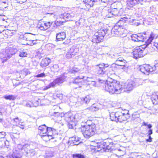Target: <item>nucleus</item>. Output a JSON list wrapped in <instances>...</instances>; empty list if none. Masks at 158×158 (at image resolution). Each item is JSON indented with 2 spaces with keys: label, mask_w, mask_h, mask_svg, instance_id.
<instances>
[{
  "label": "nucleus",
  "mask_w": 158,
  "mask_h": 158,
  "mask_svg": "<svg viewBox=\"0 0 158 158\" xmlns=\"http://www.w3.org/2000/svg\"><path fill=\"white\" fill-rule=\"evenodd\" d=\"M108 79L105 84V89L111 94H119L124 90V86L116 82L115 81L109 80Z\"/></svg>",
  "instance_id": "f257e3e1"
},
{
  "label": "nucleus",
  "mask_w": 158,
  "mask_h": 158,
  "mask_svg": "<svg viewBox=\"0 0 158 158\" xmlns=\"http://www.w3.org/2000/svg\"><path fill=\"white\" fill-rule=\"evenodd\" d=\"M119 68L117 63H113L111 65L108 64L102 63L97 65L96 66V72L97 74L100 76H102L105 74L107 75L108 72V70L115 71Z\"/></svg>",
  "instance_id": "f03ea898"
},
{
  "label": "nucleus",
  "mask_w": 158,
  "mask_h": 158,
  "mask_svg": "<svg viewBox=\"0 0 158 158\" xmlns=\"http://www.w3.org/2000/svg\"><path fill=\"white\" fill-rule=\"evenodd\" d=\"M90 121H87L85 122V125H83L82 132L84 136L86 138H89L93 135L96 131V126L94 123H91V124H89L91 123Z\"/></svg>",
  "instance_id": "7ed1b4c3"
},
{
  "label": "nucleus",
  "mask_w": 158,
  "mask_h": 158,
  "mask_svg": "<svg viewBox=\"0 0 158 158\" xmlns=\"http://www.w3.org/2000/svg\"><path fill=\"white\" fill-rule=\"evenodd\" d=\"M107 31L106 29L104 30V29L102 28L95 32L94 35L93 36L92 42L98 43L102 41Z\"/></svg>",
  "instance_id": "20e7f679"
},
{
  "label": "nucleus",
  "mask_w": 158,
  "mask_h": 158,
  "mask_svg": "<svg viewBox=\"0 0 158 158\" xmlns=\"http://www.w3.org/2000/svg\"><path fill=\"white\" fill-rule=\"evenodd\" d=\"M75 114L69 112L64 114V119L68 123V126L69 128H73L76 125L75 122Z\"/></svg>",
  "instance_id": "39448f33"
},
{
  "label": "nucleus",
  "mask_w": 158,
  "mask_h": 158,
  "mask_svg": "<svg viewBox=\"0 0 158 158\" xmlns=\"http://www.w3.org/2000/svg\"><path fill=\"white\" fill-rule=\"evenodd\" d=\"M85 78L84 76L80 75L75 78L73 83L78 84L79 87H81L82 85H84L85 83L88 85V83H91L93 81L91 78L87 77L86 79H84Z\"/></svg>",
  "instance_id": "423d86ee"
},
{
  "label": "nucleus",
  "mask_w": 158,
  "mask_h": 158,
  "mask_svg": "<svg viewBox=\"0 0 158 158\" xmlns=\"http://www.w3.org/2000/svg\"><path fill=\"white\" fill-rule=\"evenodd\" d=\"M140 71L142 73L148 74L150 72H152L155 71L158 68L157 65H155L153 67L150 66L149 64H144L139 66Z\"/></svg>",
  "instance_id": "0eeeda50"
},
{
  "label": "nucleus",
  "mask_w": 158,
  "mask_h": 158,
  "mask_svg": "<svg viewBox=\"0 0 158 158\" xmlns=\"http://www.w3.org/2000/svg\"><path fill=\"white\" fill-rule=\"evenodd\" d=\"M118 122L122 123L126 121L130 117L128 110H119Z\"/></svg>",
  "instance_id": "6e6552de"
},
{
  "label": "nucleus",
  "mask_w": 158,
  "mask_h": 158,
  "mask_svg": "<svg viewBox=\"0 0 158 158\" xmlns=\"http://www.w3.org/2000/svg\"><path fill=\"white\" fill-rule=\"evenodd\" d=\"M144 49L142 47H138L134 49L133 52V57L135 59L143 57L145 55L143 51Z\"/></svg>",
  "instance_id": "1a4fd4ad"
},
{
  "label": "nucleus",
  "mask_w": 158,
  "mask_h": 158,
  "mask_svg": "<svg viewBox=\"0 0 158 158\" xmlns=\"http://www.w3.org/2000/svg\"><path fill=\"white\" fill-rule=\"evenodd\" d=\"M124 86L123 92L130 91L132 90L136 86H139V84L136 81H134L130 80L126 86L124 85H122Z\"/></svg>",
  "instance_id": "9d476101"
},
{
  "label": "nucleus",
  "mask_w": 158,
  "mask_h": 158,
  "mask_svg": "<svg viewBox=\"0 0 158 158\" xmlns=\"http://www.w3.org/2000/svg\"><path fill=\"white\" fill-rule=\"evenodd\" d=\"M125 30L119 25H116L112 29L111 33L113 36H121L124 34Z\"/></svg>",
  "instance_id": "9b49d317"
},
{
  "label": "nucleus",
  "mask_w": 158,
  "mask_h": 158,
  "mask_svg": "<svg viewBox=\"0 0 158 158\" xmlns=\"http://www.w3.org/2000/svg\"><path fill=\"white\" fill-rule=\"evenodd\" d=\"M9 50L8 49H6L5 53H1L0 54V58L2 60V62L4 63L11 56L12 54L11 53H8Z\"/></svg>",
  "instance_id": "f8f14e48"
},
{
  "label": "nucleus",
  "mask_w": 158,
  "mask_h": 158,
  "mask_svg": "<svg viewBox=\"0 0 158 158\" xmlns=\"http://www.w3.org/2000/svg\"><path fill=\"white\" fill-rule=\"evenodd\" d=\"M47 134L49 137L54 139L57 135V132L56 130L54 128L48 127L47 129Z\"/></svg>",
  "instance_id": "ddd939ff"
},
{
  "label": "nucleus",
  "mask_w": 158,
  "mask_h": 158,
  "mask_svg": "<svg viewBox=\"0 0 158 158\" xmlns=\"http://www.w3.org/2000/svg\"><path fill=\"white\" fill-rule=\"evenodd\" d=\"M74 16V15L73 13H64L61 14L60 16L61 18H63L66 21L70 20Z\"/></svg>",
  "instance_id": "4468645a"
},
{
  "label": "nucleus",
  "mask_w": 158,
  "mask_h": 158,
  "mask_svg": "<svg viewBox=\"0 0 158 158\" xmlns=\"http://www.w3.org/2000/svg\"><path fill=\"white\" fill-rule=\"evenodd\" d=\"M119 110L116 112H111L110 113V119L112 121L116 122H118Z\"/></svg>",
  "instance_id": "2eb2a0df"
},
{
  "label": "nucleus",
  "mask_w": 158,
  "mask_h": 158,
  "mask_svg": "<svg viewBox=\"0 0 158 158\" xmlns=\"http://www.w3.org/2000/svg\"><path fill=\"white\" fill-rule=\"evenodd\" d=\"M52 22H50L44 23L43 24H40V26L38 27L39 28L42 30H45L48 29L52 24Z\"/></svg>",
  "instance_id": "dca6fc26"
},
{
  "label": "nucleus",
  "mask_w": 158,
  "mask_h": 158,
  "mask_svg": "<svg viewBox=\"0 0 158 158\" xmlns=\"http://www.w3.org/2000/svg\"><path fill=\"white\" fill-rule=\"evenodd\" d=\"M97 0H85L83 1V4L87 9H89L93 6L94 3Z\"/></svg>",
  "instance_id": "f3484780"
},
{
  "label": "nucleus",
  "mask_w": 158,
  "mask_h": 158,
  "mask_svg": "<svg viewBox=\"0 0 158 158\" xmlns=\"http://www.w3.org/2000/svg\"><path fill=\"white\" fill-rule=\"evenodd\" d=\"M66 37V34L65 32H61L56 34V40L57 41L63 40Z\"/></svg>",
  "instance_id": "a211bd4d"
},
{
  "label": "nucleus",
  "mask_w": 158,
  "mask_h": 158,
  "mask_svg": "<svg viewBox=\"0 0 158 158\" xmlns=\"http://www.w3.org/2000/svg\"><path fill=\"white\" fill-rule=\"evenodd\" d=\"M40 101V99H38L37 100H35V101L34 103L31 101H29L27 102L25 106L28 107H31L33 106L36 107L39 105Z\"/></svg>",
  "instance_id": "6ab92c4d"
},
{
  "label": "nucleus",
  "mask_w": 158,
  "mask_h": 158,
  "mask_svg": "<svg viewBox=\"0 0 158 158\" xmlns=\"http://www.w3.org/2000/svg\"><path fill=\"white\" fill-rule=\"evenodd\" d=\"M25 40L28 41L27 43H30L33 41L36 38L35 35L30 33H28L27 35L24 36Z\"/></svg>",
  "instance_id": "aec40b11"
},
{
  "label": "nucleus",
  "mask_w": 158,
  "mask_h": 158,
  "mask_svg": "<svg viewBox=\"0 0 158 158\" xmlns=\"http://www.w3.org/2000/svg\"><path fill=\"white\" fill-rule=\"evenodd\" d=\"M51 60L48 58H43L41 60L40 65L42 67H45L48 66L50 63Z\"/></svg>",
  "instance_id": "412c9836"
},
{
  "label": "nucleus",
  "mask_w": 158,
  "mask_h": 158,
  "mask_svg": "<svg viewBox=\"0 0 158 158\" xmlns=\"http://www.w3.org/2000/svg\"><path fill=\"white\" fill-rule=\"evenodd\" d=\"M151 100L153 104H158V92H154L152 95Z\"/></svg>",
  "instance_id": "4be33fe9"
},
{
  "label": "nucleus",
  "mask_w": 158,
  "mask_h": 158,
  "mask_svg": "<svg viewBox=\"0 0 158 158\" xmlns=\"http://www.w3.org/2000/svg\"><path fill=\"white\" fill-rule=\"evenodd\" d=\"M75 122L76 123L77 122L79 121L82 122V123H83V115H84L82 114H75Z\"/></svg>",
  "instance_id": "5701e85b"
},
{
  "label": "nucleus",
  "mask_w": 158,
  "mask_h": 158,
  "mask_svg": "<svg viewBox=\"0 0 158 158\" xmlns=\"http://www.w3.org/2000/svg\"><path fill=\"white\" fill-rule=\"evenodd\" d=\"M48 127H47L45 125H42L39 126V130L40 131V135L47 133Z\"/></svg>",
  "instance_id": "b1692460"
},
{
  "label": "nucleus",
  "mask_w": 158,
  "mask_h": 158,
  "mask_svg": "<svg viewBox=\"0 0 158 158\" xmlns=\"http://www.w3.org/2000/svg\"><path fill=\"white\" fill-rule=\"evenodd\" d=\"M106 13H107V15L106 16L107 18H111L117 16L118 13V11L116 10L115 12L114 11L110 12L106 11Z\"/></svg>",
  "instance_id": "393cba45"
},
{
  "label": "nucleus",
  "mask_w": 158,
  "mask_h": 158,
  "mask_svg": "<svg viewBox=\"0 0 158 158\" xmlns=\"http://www.w3.org/2000/svg\"><path fill=\"white\" fill-rule=\"evenodd\" d=\"M156 35L153 32H152L150 35L149 39L147 40L146 42V46H148V45L150 44L153 40L156 37Z\"/></svg>",
  "instance_id": "a878e982"
},
{
  "label": "nucleus",
  "mask_w": 158,
  "mask_h": 158,
  "mask_svg": "<svg viewBox=\"0 0 158 158\" xmlns=\"http://www.w3.org/2000/svg\"><path fill=\"white\" fill-rule=\"evenodd\" d=\"M87 109H88L92 112H95L98 111L99 109V108L98 105L94 104L90 107L88 108Z\"/></svg>",
  "instance_id": "bb28decb"
},
{
  "label": "nucleus",
  "mask_w": 158,
  "mask_h": 158,
  "mask_svg": "<svg viewBox=\"0 0 158 158\" xmlns=\"http://www.w3.org/2000/svg\"><path fill=\"white\" fill-rule=\"evenodd\" d=\"M40 135L41 138L46 141H47L51 139H52V137H49V136L47 134V133L46 134Z\"/></svg>",
  "instance_id": "cd10ccee"
},
{
  "label": "nucleus",
  "mask_w": 158,
  "mask_h": 158,
  "mask_svg": "<svg viewBox=\"0 0 158 158\" xmlns=\"http://www.w3.org/2000/svg\"><path fill=\"white\" fill-rule=\"evenodd\" d=\"M130 17H131L128 15L127 16H127L124 17L123 18H121L119 21L124 22L128 20L129 22H132L133 21H134V20L133 19H131Z\"/></svg>",
  "instance_id": "c85d7f7f"
},
{
  "label": "nucleus",
  "mask_w": 158,
  "mask_h": 158,
  "mask_svg": "<svg viewBox=\"0 0 158 158\" xmlns=\"http://www.w3.org/2000/svg\"><path fill=\"white\" fill-rule=\"evenodd\" d=\"M91 97L89 95H88L86 96L84 98H82L81 99V101L84 103L86 104H88L90 102L91 99Z\"/></svg>",
  "instance_id": "c756f323"
},
{
  "label": "nucleus",
  "mask_w": 158,
  "mask_h": 158,
  "mask_svg": "<svg viewBox=\"0 0 158 158\" xmlns=\"http://www.w3.org/2000/svg\"><path fill=\"white\" fill-rule=\"evenodd\" d=\"M76 50H77V48H75L73 52H68L66 54V57L68 59H70L74 57L75 55V52H74Z\"/></svg>",
  "instance_id": "7c9ffc66"
},
{
  "label": "nucleus",
  "mask_w": 158,
  "mask_h": 158,
  "mask_svg": "<svg viewBox=\"0 0 158 158\" xmlns=\"http://www.w3.org/2000/svg\"><path fill=\"white\" fill-rule=\"evenodd\" d=\"M143 0H128L127 3H129L132 5H135L136 3H139L141 2Z\"/></svg>",
  "instance_id": "2f4dec72"
},
{
  "label": "nucleus",
  "mask_w": 158,
  "mask_h": 158,
  "mask_svg": "<svg viewBox=\"0 0 158 158\" xmlns=\"http://www.w3.org/2000/svg\"><path fill=\"white\" fill-rule=\"evenodd\" d=\"M3 97L6 99L9 100H14L16 98V97L12 95H5Z\"/></svg>",
  "instance_id": "473e14b6"
},
{
  "label": "nucleus",
  "mask_w": 158,
  "mask_h": 158,
  "mask_svg": "<svg viewBox=\"0 0 158 158\" xmlns=\"http://www.w3.org/2000/svg\"><path fill=\"white\" fill-rule=\"evenodd\" d=\"M70 142H72L74 145H77L79 143H77L78 142L79 140L77 139V138L76 139V138L73 137L71 138L69 140Z\"/></svg>",
  "instance_id": "72a5a7b5"
},
{
  "label": "nucleus",
  "mask_w": 158,
  "mask_h": 158,
  "mask_svg": "<svg viewBox=\"0 0 158 158\" xmlns=\"http://www.w3.org/2000/svg\"><path fill=\"white\" fill-rule=\"evenodd\" d=\"M64 76H61L55 80L56 84L61 83L64 81Z\"/></svg>",
  "instance_id": "f704fd0d"
},
{
  "label": "nucleus",
  "mask_w": 158,
  "mask_h": 158,
  "mask_svg": "<svg viewBox=\"0 0 158 158\" xmlns=\"http://www.w3.org/2000/svg\"><path fill=\"white\" fill-rule=\"evenodd\" d=\"M137 35L138 41H143L145 39H146V38L143 36V35L140 33L138 34Z\"/></svg>",
  "instance_id": "c9c22d12"
},
{
  "label": "nucleus",
  "mask_w": 158,
  "mask_h": 158,
  "mask_svg": "<svg viewBox=\"0 0 158 158\" xmlns=\"http://www.w3.org/2000/svg\"><path fill=\"white\" fill-rule=\"evenodd\" d=\"M74 158H85V156L81 154H76L73 155Z\"/></svg>",
  "instance_id": "e433bc0d"
},
{
  "label": "nucleus",
  "mask_w": 158,
  "mask_h": 158,
  "mask_svg": "<svg viewBox=\"0 0 158 158\" xmlns=\"http://www.w3.org/2000/svg\"><path fill=\"white\" fill-rule=\"evenodd\" d=\"M53 71L54 72H57L59 70V66L58 64H54L52 67Z\"/></svg>",
  "instance_id": "4c0bfd02"
},
{
  "label": "nucleus",
  "mask_w": 158,
  "mask_h": 158,
  "mask_svg": "<svg viewBox=\"0 0 158 158\" xmlns=\"http://www.w3.org/2000/svg\"><path fill=\"white\" fill-rule=\"evenodd\" d=\"M27 54L26 52L24 51H22L19 52V56L20 57H26Z\"/></svg>",
  "instance_id": "58836bf2"
},
{
  "label": "nucleus",
  "mask_w": 158,
  "mask_h": 158,
  "mask_svg": "<svg viewBox=\"0 0 158 158\" xmlns=\"http://www.w3.org/2000/svg\"><path fill=\"white\" fill-rule=\"evenodd\" d=\"M80 70L77 68L74 67L69 72L71 73H77Z\"/></svg>",
  "instance_id": "ea45409f"
},
{
  "label": "nucleus",
  "mask_w": 158,
  "mask_h": 158,
  "mask_svg": "<svg viewBox=\"0 0 158 158\" xmlns=\"http://www.w3.org/2000/svg\"><path fill=\"white\" fill-rule=\"evenodd\" d=\"M37 41H38V40L36 39V38H35L34 40L33 41H32L31 42H30V43H27V45H30V46H32L34 44H36L37 43Z\"/></svg>",
  "instance_id": "a19ab883"
},
{
  "label": "nucleus",
  "mask_w": 158,
  "mask_h": 158,
  "mask_svg": "<svg viewBox=\"0 0 158 158\" xmlns=\"http://www.w3.org/2000/svg\"><path fill=\"white\" fill-rule=\"evenodd\" d=\"M9 158H21L17 154H15L13 153L11 155L9 156Z\"/></svg>",
  "instance_id": "79ce46f5"
},
{
  "label": "nucleus",
  "mask_w": 158,
  "mask_h": 158,
  "mask_svg": "<svg viewBox=\"0 0 158 158\" xmlns=\"http://www.w3.org/2000/svg\"><path fill=\"white\" fill-rule=\"evenodd\" d=\"M123 61V62H126V60L124 59L123 58L120 57L118 58L115 61L116 63L118 64L119 62Z\"/></svg>",
  "instance_id": "37998d69"
},
{
  "label": "nucleus",
  "mask_w": 158,
  "mask_h": 158,
  "mask_svg": "<svg viewBox=\"0 0 158 158\" xmlns=\"http://www.w3.org/2000/svg\"><path fill=\"white\" fill-rule=\"evenodd\" d=\"M131 37L132 38V40H134L135 41H138L137 39L138 37L137 35L135 34L132 35L131 36Z\"/></svg>",
  "instance_id": "c03bdc74"
},
{
  "label": "nucleus",
  "mask_w": 158,
  "mask_h": 158,
  "mask_svg": "<svg viewBox=\"0 0 158 158\" xmlns=\"http://www.w3.org/2000/svg\"><path fill=\"white\" fill-rule=\"evenodd\" d=\"M88 85H90V87L92 88L93 87H96V82L94 81H93L91 83H88Z\"/></svg>",
  "instance_id": "a18cd8bd"
},
{
  "label": "nucleus",
  "mask_w": 158,
  "mask_h": 158,
  "mask_svg": "<svg viewBox=\"0 0 158 158\" xmlns=\"http://www.w3.org/2000/svg\"><path fill=\"white\" fill-rule=\"evenodd\" d=\"M6 135L5 132L3 131L0 132V139H4Z\"/></svg>",
  "instance_id": "49530a36"
},
{
  "label": "nucleus",
  "mask_w": 158,
  "mask_h": 158,
  "mask_svg": "<svg viewBox=\"0 0 158 158\" xmlns=\"http://www.w3.org/2000/svg\"><path fill=\"white\" fill-rule=\"evenodd\" d=\"M126 63V62H123V61L119 62L117 64L118 65L119 67H123V66H125V64Z\"/></svg>",
  "instance_id": "de8ad7c7"
},
{
  "label": "nucleus",
  "mask_w": 158,
  "mask_h": 158,
  "mask_svg": "<svg viewBox=\"0 0 158 158\" xmlns=\"http://www.w3.org/2000/svg\"><path fill=\"white\" fill-rule=\"evenodd\" d=\"M45 76V74L44 73H40V74H38L36 76H35V77H43Z\"/></svg>",
  "instance_id": "09e8293b"
},
{
  "label": "nucleus",
  "mask_w": 158,
  "mask_h": 158,
  "mask_svg": "<svg viewBox=\"0 0 158 158\" xmlns=\"http://www.w3.org/2000/svg\"><path fill=\"white\" fill-rule=\"evenodd\" d=\"M56 84V81L55 80H54V81L50 83L49 85L50 86V88L51 87H53L55 86V85Z\"/></svg>",
  "instance_id": "8fccbe9b"
},
{
  "label": "nucleus",
  "mask_w": 158,
  "mask_h": 158,
  "mask_svg": "<svg viewBox=\"0 0 158 158\" xmlns=\"http://www.w3.org/2000/svg\"><path fill=\"white\" fill-rule=\"evenodd\" d=\"M120 69H122L124 71L127 72H128V70L129 69V67L125 65L122 68H120Z\"/></svg>",
  "instance_id": "3c124183"
},
{
  "label": "nucleus",
  "mask_w": 158,
  "mask_h": 158,
  "mask_svg": "<svg viewBox=\"0 0 158 158\" xmlns=\"http://www.w3.org/2000/svg\"><path fill=\"white\" fill-rule=\"evenodd\" d=\"M14 122L16 123V125L17 126V125H18V124L19 123H20L19 122V118L18 117L14 119Z\"/></svg>",
  "instance_id": "603ef678"
},
{
  "label": "nucleus",
  "mask_w": 158,
  "mask_h": 158,
  "mask_svg": "<svg viewBox=\"0 0 158 158\" xmlns=\"http://www.w3.org/2000/svg\"><path fill=\"white\" fill-rule=\"evenodd\" d=\"M31 152V156H33L34 155H35L36 154V152L33 150H32L30 151Z\"/></svg>",
  "instance_id": "864d4df0"
},
{
  "label": "nucleus",
  "mask_w": 158,
  "mask_h": 158,
  "mask_svg": "<svg viewBox=\"0 0 158 158\" xmlns=\"http://www.w3.org/2000/svg\"><path fill=\"white\" fill-rule=\"evenodd\" d=\"M36 54L37 55L42 54V49H39L37 50L36 51Z\"/></svg>",
  "instance_id": "5fc2aeb1"
},
{
  "label": "nucleus",
  "mask_w": 158,
  "mask_h": 158,
  "mask_svg": "<svg viewBox=\"0 0 158 158\" xmlns=\"http://www.w3.org/2000/svg\"><path fill=\"white\" fill-rule=\"evenodd\" d=\"M22 124V123H19L17 126L19 127L22 129H23L24 128V126L23 124Z\"/></svg>",
  "instance_id": "6e6d98bb"
},
{
  "label": "nucleus",
  "mask_w": 158,
  "mask_h": 158,
  "mask_svg": "<svg viewBox=\"0 0 158 158\" xmlns=\"http://www.w3.org/2000/svg\"><path fill=\"white\" fill-rule=\"evenodd\" d=\"M99 1H101V2L105 3H107L108 2H110L112 0H99Z\"/></svg>",
  "instance_id": "4d7b16f0"
},
{
  "label": "nucleus",
  "mask_w": 158,
  "mask_h": 158,
  "mask_svg": "<svg viewBox=\"0 0 158 158\" xmlns=\"http://www.w3.org/2000/svg\"><path fill=\"white\" fill-rule=\"evenodd\" d=\"M50 88V87L49 84L48 85L44 86V87L43 88V89L44 90H45Z\"/></svg>",
  "instance_id": "13d9d810"
},
{
  "label": "nucleus",
  "mask_w": 158,
  "mask_h": 158,
  "mask_svg": "<svg viewBox=\"0 0 158 158\" xmlns=\"http://www.w3.org/2000/svg\"><path fill=\"white\" fill-rule=\"evenodd\" d=\"M116 151H118L120 152H121V154L122 155H123V154L124 153V152L122 150H121L120 149H117L116 150Z\"/></svg>",
  "instance_id": "bf43d9fd"
},
{
  "label": "nucleus",
  "mask_w": 158,
  "mask_h": 158,
  "mask_svg": "<svg viewBox=\"0 0 158 158\" xmlns=\"http://www.w3.org/2000/svg\"><path fill=\"white\" fill-rule=\"evenodd\" d=\"M115 144L113 143V142H111L110 143L109 146H110V149H112L113 148H112V145H114V146Z\"/></svg>",
  "instance_id": "052dcab7"
},
{
  "label": "nucleus",
  "mask_w": 158,
  "mask_h": 158,
  "mask_svg": "<svg viewBox=\"0 0 158 158\" xmlns=\"http://www.w3.org/2000/svg\"><path fill=\"white\" fill-rule=\"evenodd\" d=\"M146 141L148 142H151L152 141V138L150 135H149V139H146Z\"/></svg>",
  "instance_id": "680f3d73"
},
{
  "label": "nucleus",
  "mask_w": 158,
  "mask_h": 158,
  "mask_svg": "<svg viewBox=\"0 0 158 158\" xmlns=\"http://www.w3.org/2000/svg\"><path fill=\"white\" fill-rule=\"evenodd\" d=\"M154 46L158 50V43L155 42L154 43Z\"/></svg>",
  "instance_id": "e2e57ef3"
},
{
  "label": "nucleus",
  "mask_w": 158,
  "mask_h": 158,
  "mask_svg": "<svg viewBox=\"0 0 158 158\" xmlns=\"http://www.w3.org/2000/svg\"><path fill=\"white\" fill-rule=\"evenodd\" d=\"M148 135H150L152 133V130L151 129H149V130L148 131Z\"/></svg>",
  "instance_id": "0e129e2a"
},
{
  "label": "nucleus",
  "mask_w": 158,
  "mask_h": 158,
  "mask_svg": "<svg viewBox=\"0 0 158 158\" xmlns=\"http://www.w3.org/2000/svg\"><path fill=\"white\" fill-rule=\"evenodd\" d=\"M148 125V123L144 122L143 123V124H142V126H147Z\"/></svg>",
  "instance_id": "69168bd1"
},
{
  "label": "nucleus",
  "mask_w": 158,
  "mask_h": 158,
  "mask_svg": "<svg viewBox=\"0 0 158 158\" xmlns=\"http://www.w3.org/2000/svg\"><path fill=\"white\" fill-rule=\"evenodd\" d=\"M148 128L149 129H151V128L152 127V125L150 124H148L147 126Z\"/></svg>",
  "instance_id": "338daca9"
},
{
  "label": "nucleus",
  "mask_w": 158,
  "mask_h": 158,
  "mask_svg": "<svg viewBox=\"0 0 158 158\" xmlns=\"http://www.w3.org/2000/svg\"><path fill=\"white\" fill-rule=\"evenodd\" d=\"M118 43H119V45L120 47H121L123 45V43L120 42H119Z\"/></svg>",
  "instance_id": "774afa93"
}]
</instances>
